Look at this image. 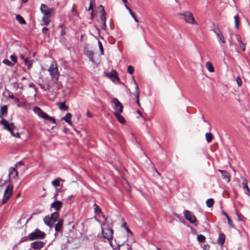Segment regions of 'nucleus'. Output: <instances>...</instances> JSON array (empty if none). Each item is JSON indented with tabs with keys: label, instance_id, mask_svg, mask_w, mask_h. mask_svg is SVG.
<instances>
[{
	"label": "nucleus",
	"instance_id": "nucleus-49",
	"mask_svg": "<svg viewBox=\"0 0 250 250\" xmlns=\"http://www.w3.org/2000/svg\"><path fill=\"white\" fill-rule=\"evenodd\" d=\"M210 248V246L208 244H206L203 247L204 250H209Z\"/></svg>",
	"mask_w": 250,
	"mask_h": 250
},
{
	"label": "nucleus",
	"instance_id": "nucleus-27",
	"mask_svg": "<svg viewBox=\"0 0 250 250\" xmlns=\"http://www.w3.org/2000/svg\"><path fill=\"white\" fill-rule=\"evenodd\" d=\"M114 115L121 123L124 124L125 123V118L120 115V113L114 112Z\"/></svg>",
	"mask_w": 250,
	"mask_h": 250
},
{
	"label": "nucleus",
	"instance_id": "nucleus-16",
	"mask_svg": "<svg viewBox=\"0 0 250 250\" xmlns=\"http://www.w3.org/2000/svg\"><path fill=\"white\" fill-rule=\"evenodd\" d=\"M225 239L226 236L224 233H219V237L217 239V243L220 245L223 246L225 243Z\"/></svg>",
	"mask_w": 250,
	"mask_h": 250
},
{
	"label": "nucleus",
	"instance_id": "nucleus-51",
	"mask_svg": "<svg viewBox=\"0 0 250 250\" xmlns=\"http://www.w3.org/2000/svg\"><path fill=\"white\" fill-rule=\"evenodd\" d=\"M126 245L128 246L127 250H132L131 246H130V244L129 243H126Z\"/></svg>",
	"mask_w": 250,
	"mask_h": 250
},
{
	"label": "nucleus",
	"instance_id": "nucleus-8",
	"mask_svg": "<svg viewBox=\"0 0 250 250\" xmlns=\"http://www.w3.org/2000/svg\"><path fill=\"white\" fill-rule=\"evenodd\" d=\"M126 236L127 237V243L130 244V246H132V244L135 242V239L133 233L129 229V228L126 226Z\"/></svg>",
	"mask_w": 250,
	"mask_h": 250
},
{
	"label": "nucleus",
	"instance_id": "nucleus-5",
	"mask_svg": "<svg viewBox=\"0 0 250 250\" xmlns=\"http://www.w3.org/2000/svg\"><path fill=\"white\" fill-rule=\"evenodd\" d=\"M13 185L12 184H8L4 192V195L2 201V204H5L10 198L11 196L12 195L13 192Z\"/></svg>",
	"mask_w": 250,
	"mask_h": 250
},
{
	"label": "nucleus",
	"instance_id": "nucleus-20",
	"mask_svg": "<svg viewBox=\"0 0 250 250\" xmlns=\"http://www.w3.org/2000/svg\"><path fill=\"white\" fill-rule=\"evenodd\" d=\"M132 79H133V80L134 81V83H135V84L136 85V91L134 93V95L136 97V101H137V104L140 105V102H139V87H138V85L137 84L135 80H134V77H132Z\"/></svg>",
	"mask_w": 250,
	"mask_h": 250
},
{
	"label": "nucleus",
	"instance_id": "nucleus-24",
	"mask_svg": "<svg viewBox=\"0 0 250 250\" xmlns=\"http://www.w3.org/2000/svg\"><path fill=\"white\" fill-rule=\"evenodd\" d=\"M50 217L51 218V221L53 225L58 220L59 217V213L58 212H55L51 214Z\"/></svg>",
	"mask_w": 250,
	"mask_h": 250
},
{
	"label": "nucleus",
	"instance_id": "nucleus-19",
	"mask_svg": "<svg viewBox=\"0 0 250 250\" xmlns=\"http://www.w3.org/2000/svg\"><path fill=\"white\" fill-rule=\"evenodd\" d=\"M72 115L70 113H67L66 115L62 118V120L65 121L69 125H71L72 122L71 121Z\"/></svg>",
	"mask_w": 250,
	"mask_h": 250
},
{
	"label": "nucleus",
	"instance_id": "nucleus-47",
	"mask_svg": "<svg viewBox=\"0 0 250 250\" xmlns=\"http://www.w3.org/2000/svg\"><path fill=\"white\" fill-rule=\"evenodd\" d=\"M243 189L245 191V193L248 196H250V189L249 187L247 186V188H243Z\"/></svg>",
	"mask_w": 250,
	"mask_h": 250
},
{
	"label": "nucleus",
	"instance_id": "nucleus-31",
	"mask_svg": "<svg viewBox=\"0 0 250 250\" xmlns=\"http://www.w3.org/2000/svg\"><path fill=\"white\" fill-rule=\"evenodd\" d=\"M85 54L88 57L90 60L93 62L94 52L91 50H87L85 52Z\"/></svg>",
	"mask_w": 250,
	"mask_h": 250
},
{
	"label": "nucleus",
	"instance_id": "nucleus-22",
	"mask_svg": "<svg viewBox=\"0 0 250 250\" xmlns=\"http://www.w3.org/2000/svg\"><path fill=\"white\" fill-rule=\"evenodd\" d=\"M223 214L226 216L228 220V224L229 225V227H232L233 228H235V226L233 224L232 220H231L228 214L224 211H223Z\"/></svg>",
	"mask_w": 250,
	"mask_h": 250
},
{
	"label": "nucleus",
	"instance_id": "nucleus-48",
	"mask_svg": "<svg viewBox=\"0 0 250 250\" xmlns=\"http://www.w3.org/2000/svg\"><path fill=\"white\" fill-rule=\"evenodd\" d=\"M10 59L13 61L14 62H16L17 61V57L14 55H12L10 56Z\"/></svg>",
	"mask_w": 250,
	"mask_h": 250
},
{
	"label": "nucleus",
	"instance_id": "nucleus-37",
	"mask_svg": "<svg viewBox=\"0 0 250 250\" xmlns=\"http://www.w3.org/2000/svg\"><path fill=\"white\" fill-rule=\"evenodd\" d=\"M51 16H44L42 18V21L45 25H48L50 22L49 18Z\"/></svg>",
	"mask_w": 250,
	"mask_h": 250
},
{
	"label": "nucleus",
	"instance_id": "nucleus-43",
	"mask_svg": "<svg viewBox=\"0 0 250 250\" xmlns=\"http://www.w3.org/2000/svg\"><path fill=\"white\" fill-rule=\"evenodd\" d=\"M93 207L96 213H99L101 212V208L96 204H94Z\"/></svg>",
	"mask_w": 250,
	"mask_h": 250
},
{
	"label": "nucleus",
	"instance_id": "nucleus-3",
	"mask_svg": "<svg viewBox=\"0 0 250 250\" xmlns=\"http://www.w3.org/2000/svg\"><path fill=\"white\" fill-rule=\"evenodd\" d=\"M34 112L38 114V115L44 119L48 120L55 125H56V122L55 119L52 117L48 116L46 113L44 112L41 108L38 106H36L33 109Z\"/></svg>",
	"mask_w": 250,
	"mask_h": 250
},
{
	"label": "nucleus",
	"instance_id": "nucleus-64",
	"mask_svg": "<svg viewBox=\"0 0 250 250\" xmlns=\"http://www.w3.org/2000/svg\"><path fill=\"white\" fill-rule=\"evenodd\" d=\"M157 250H162L161 249H160V248H158Z\"/></svg>",
	"mask_w": 250,
	"mask_h": 250
},
{
	"label": "nucleus",
	"instance_id": "nucleus-61",
	"mask_svg": "<svg viewBox=\"0 0 250 250\" xmlns=\"http://www.w3.org/2000/svg\"><path fill=\"white\" fill-rule=\"evenodd\" d=\"M83 35H82L81 36V40H83Z\"/></svg>",
	"mask_w": 250,
	"mask_h": 250
},
{
	"label": "nucleus",
	"instance_id": "nucleus-56",
	"mask_svg": "<svg viewBox=\"0 0 250 250\" xmlns=\"http://www.w3.org/2000/svg\"><path fill=\"white\" fill-rule=\"evenodd\" d=\"M40 87L42 89H44L45 90V87L42 84H40Z\"/></svg>",
	"mask_w": 250,
	"mask_h": 250
},
{
	"label": "nucleus",
	"instance_id": "nucleus-55",
	"mask_svg": "<svg viewBox=\"0 0 250 250\" xmlns=\"http://www.w3.org/2000/svg\"><path fill=\"white\" fill-rule=\"evenodd\" d=\"M29 87H35V85L33 83H30L29 84Z\"/></svg>",
	"mask_w": 250,
	"mask_h": 250
},
{
	"label": "nucleus",
	"instance_id": "nucleus-25",
	"mask_svg": "<svg viewBox=\"0 0 250 250\" xmlns=\"http://www.w3.org/2000/svg\"><path fill=\"white\" fill-rule=\"evenodd\" d=\"M43 220H44V223L46 225L49 226L50 227H52L53 226V224L52 222L51 218L50 217L46 216L44 218Z\"/></svg>",
	"mask_w": 250,
	"mask_h": 250
},
{
	"label": "nucleus",
	"instance_id": "nucleus-36",
	"mask_svg": "<svg viewBox=\"0 0 250 250\" xmlns=\"http://www.w3.org/2000/svg\"><path fill=\"white\" fill-rule=\"evenodd\" d=\"M16 19L21 24H24L26 23L24 19L20 15H17L16 16Z\"/></svg>",
	"mask_w": 250,
	"mask_h": 250
},
{
	"label": "nucleus",
	"instance_id": "nucleus-29",
	"mask_svg": "<svg viewBox=\"0 0 250 250\" xmlns=\"http://www.w3.org/2000/svg\"><path fill=\"white\" fill-rule=\"evenodd\" d=\"M206 66L208 71L210 72H212L214 71V67L210 62H208L206 63Z\"/></svg>",
	"mask_w": 250,
	"mask_h": 250
},
{
	"label": "nucleus",
	"instance_id": "nucleus-63",
	"mask_svg": "<svg viewBox=\"0 0 250 250\" xmlns=\"http://www.w3.org/2000/svg\"><path fill=\"white\" fill-rule=\"evenodd\" d=\"M237 216H238L239 218H240V214H237Z\"/></svg>",
	"mask_w": 250,
	"mask_h": 250
},
{
	"label": "nucleus",
	"instance_id": "nucleus-9",
	"mask_svg": "<svg viewBox=\"0 0 250 250\" xmlns=\"http://www.w3.org/2000/svg\"><path fill=\"white\" fill-rule=\"evenodd\" d=\"M214 28L213 29V32L217 36V38L219 39V42H221L223 43H225V41L222 34L221 31L220 30L219 27L218 26H215L214 24H213Z\"/></svg>",
	"mask_w": 250,
	"mask_h": 250
},
{
	"label": "nucleus",
	"instance_id": "nucleus-50",
	"mask_svg": "<svg viewBox=\"0 0 250 250\" xmlns=\"http://www.w3.org/2000/svg\"><path fill=\"white\" fill-rule=\"evenodd\" d=\"M86 115L87 117L91 118L93 117V114L92 113H91L89 110H88L86 112Z\"/></svg>",
	"mask_w": 250,
	"mask_h": 250
},
{
	"label": "nucleus",
	"instance_id": "nucleus-38",
	"mask_svg": "<svg viewBox=\"0 0 250 250\" xmlns=\"http://www.w3.org/2000/svg\"><path fill=\"white\" fill-rule=\"evenodd\" d=\"M206 237L204 235L202 234H199L197 236V240L200 243H204L205 242Z\"/></svg>",
	"mask_w": 250,
	"mask_h": 250
},
{
	"label": "nucleus",
	"instance_id": "nucleus-18",
	"mask_svg": "<svg viewBox=\"0 0 250 250\" xmlns=\"http://www.w3.org/2000/svg\"><path fill=\"white\" fill-rule=\"evenodd\" d=\"M18 171L14 168H10L9 169V176L10 178H15L18 176Z\"/></svg>",
	"mask_w": 250,
	"mask_h": 250
},
{
	"label": "nucleus",
	"instance_id": "nucleus-59",
	"mask_svg": "<svg viewBox=\"0 0 250 250\" xmlns=\"http://www.w3.org/2000/svg\"><path fill=\"white\" fill-rule=\"evenodd\" d=\"M126 92H130L129 89H128V88H126Z\"/></svg>",
	"mask_w": 250,
	"mask_h": 250
},
{
	"label": "nucleus",
	"instance_id": "nucleus-39",
	"mask_svg": "<svg viewBox=\"0 0 250 250\" xmlns=\"http://www.w3.org/2000/svg\"><path fill=\"white\" fill-rule=\"evenodd\" d=\"M241 178L242 180V185H243V188H247V186H248V181H247V179L244 177H241Z\"/></svg>",
	"mask_w": 250,
	"mask_h": 250
},
{
	"label": "nucleus",
	"instance_id": "nucleus-2",
	"mask_svg": "<svg viewBox=\"0 0 250 250\" xmlns=\"http://www.w3.org/2000/svg\"><path fill=\"white\" fill-rule=\"evenodd\" d=\"M0 123L3 126V128L9 131L13 136L18 138L20 137V134L19 133L15 134L13 132V130L15 128V126L13 123H10L8 121L3 118H2Z\"/></svg>",
	"mask_w": 250,
	"mask_h": 250
},
{
	"label": "nucleus",
	"instance_id": "nucleus-62",
	"mask_svg": "<svg viewBox=\"0 0 250 250\" xmlns=\"http://www.w3.org/2000/svg\"><path fill=\"white\" fill-rule=\"evenodd\" d=\"M20 196V193H19V194L17 195V197H19Z\"/></svg>",
	"mask_w": 250,
	"mask_h": 250
},
{
	"label": "nucleus",
	"instance_id": "nucleus-26",
	"mask_svg": "<svg viewBox=\"0 0 250 250\" xmlns=\"http://www.w3.org/2000/svg\"><path fill=\"white\" fill-rule=\"evenodd\" d=\"M126 9L129 11V14H130L131 17L133 18L134 21L138 23L139 21H138V19L137 18V17H136L135 14L133 13V12L132 11V10L130 9V8L129 7H128L126 4Z\"/></svg>",
	"mask_w": 250,
	"mask_h": 250
},
{
	"label": "nucleus",
	"instance_id": "nucleus-6",
	"mask_svg": "<svg viewBox=\"0 0 250 250\" xmlns=\"http://www.w3.org/2000/svg\"><path fill=\"white\" fill-rule=\"evenodd\" d=\"M112 106L114 109L115 112H122L124 107L123 105L117 99H113Z\"/></svg>",
	"mask_w": 250,
	"mask_h": 250
},
{
	"label": "nucleus",
	"instance_id": "nucleus-42",
	"mask_svg": "<svg viewBox=\"0 0 250 250\" xmlns=\"http://www.w3.org/2000/svg\"><path fill=\"white\" fill-rule=\"evenodd\" d=\"M2 62L4 64H6V65H7L8 66H12V65H14L13 63H12L11 62H10L9 60H7V59L3 60L2 61Z\"/></svg>",
	"mask_w": 250,
	"mask_h": 250
},
{
	"label": "nucleus",
	"instance_id": "nucleus-7",
	"mask_svg": "<svg viewBox=\"0 0 250 250\" xmlns=\"http://www.w3.org/2000/svg\"><path fill=\"white\" fill-rule=\"evenodd\" d=\"M183 16L185 21L190 24H196V22L193 16V14L189 11L186 12L185 13L181 14Z\"/></svg>",
	"mask_w": 250,
	"mask_h": 250
},
{
	"label": "nucleus",
	"instance_id": "nucleus-53",
	"mask_svg": "<svg viewBox=\"0 0 250 250\" xmlns=\"http://www.w3.org/2000/svg\"><path fill=\"white\" fill-rule=\"evenodd\" d=\"M20 58L21 60H22L23 61V62H24V60H26L27 58H25L24 56L22 54H21L20 55Z\"/></svg>",
	"mask_w": 250,
	"mask_h": 250
},
{
	"label": "nucleus",
	"instance_id": "nucleus-44",
	"mask_svg": "<svg viewBox=\"0 0 250 250\" xmlns=\"http://www.w3.org/2000/svg\"><path fill=\"white\" fill-rule=\"evenodd\" d=\"M236 82L237 84L238 85V86H241L242 83V80L240 76H238L236 78Z\"/></svg>",
	"mask_w": 250,
	"mask_h": 250
},
{
	"label": "nucleus",
	"instance_id": "nucleus-57",
	"mask_svg": "<svg viewBox=\"0 0 250 250\" xmlns=\"http://www.w3.org/2000/svg\"><path fill=\"white\" fill-rule=\"evenodd\" d=\"M105 27H106V25H105V26H104V22H103V26H102V28H103V29H105Z\"/></svg>",
	"mask_w": 250,
	"mask_h": 250
},
{
	"label": "nucleus",
	"instance_id": "nucleus-10",
	"mask_svg": "<svg viewBox=\"0 0 250 250\" xmlns=\"http://www.w3.org/2000/svg\"><path fill=\"white\" fill-rule=\"evenodd\" d=\"M103 236L104 238L110 240L112 239L113 237V230L112 229L106 228L103 229Z\"/></svg>",
	"mask_w": 250,
	"mask_h": 250
},
{
	"label": "nucleus",
	"instance_id": "nucleus-17",
	"mask_svg": "<svg viewBox=\"0 0 250 250\" xmlns=\"http://www.w3.org/2000/svg\"><path fill=\"white\" fill-rule=\"evenodd\" d=\"M62 205V202H61L60 201H56L51 204V207L52 208H54L56 210H59L61 208Z\"/></svg>",
	"mask_w": 250,
	"mask_h": 250
},
{
	"label": "nucleus",
	"instance_id": "nucleus-41",
	"mask_svg": "<svg viewBox=\"0 0 250 250\" xmlns=\"http://www.w3.org/2000/svg\"><path fill=\"white\" fill-rule=\"evenodd\" d=\"M134 71V67L131 65H129L127 67V72L130 74H132Z\"/></svg>",
	"mask_w": 250,
	"mask_h": 250
},
{
	"label": "nucleus",
	"instance_id": "nucleus-46",
	"mask_svg": "<svg viewBox=\"0 0 250 250\" xmlns=\"http://www.w3.org/2000/svg\"><path fill=\"white\" fill-rule=\"evenodd\" d=\"M98 45H99V47L101 54H104V48H103V46L102 45V42L100 41H98Z\"/></svg>",
	"mask_w": 250,
	"mask_h": 250
},
{
	"label": "nucleus",
	"instance_id": "nucleus-30",
	"mask_svg": "<svg viewBox=\"0 0 250 250\" xmlns=\"http://www.w3.org/2000/svg\"><path fill=\"white\" fill-rule=\"evenodd\" d=\"M214 203V199L213 198L208 199L206 202V205L208 208H211L213 206Z\"/></svg>",
	"mask_w": 250,
	"mask_h": 250
},
{
	"label": "nucleus",
	"instance_id": "nucleus-34",
	"mask_svg": "<svg viewBox=\"0 0 250 250\" xmlns=\"http://www.w3.org/2000/svg\"><path fill=\"white\" fill-rule=\"evenodd\" d=\"M24 64L27 66L28 69H30L32 66L33 62L31 60H29L28 59L24 60Z\"/></svg>",
	"mask_w": 250,
	"mask_h": 250
},
{
	"label": "nucleus",
	"instance_id": "nucleus-45",
	"mask_svg": "<svg viewBox=\"0 0 250 250\" xmlns=\"http://www.w3.org/2000/svg\"><path fill=\"white\" fill-rule=\"evenodd\" d=\"M101 6L102 7V9H103V11L104 12V13L102 14V16H101V20L102 21L104 22V25H105V17L104 16V7L102 5H101Z\"/></svg>",
	"mask_w": 250,
	"mask_h": 250
},
{
	"label": "nucleus",
	"instance_id": "nucleus-35",
	"mask_svg": "<svg viewBox=\"0 0 250 250\" xmlns=\"http://www.w3.org/2000/svg\"><path fill=\"white\" fill-rule=\"evenodd\" d=\"M234 22H235V27L236 29H238L239 28V18L238 15H235L234 17Z\"/></svg>",
	"mask_w": 250,
	"mask_h": 250
},
{
	"label": "nucleus",
	"instance_id": "nucleus-32",
	"mask_svg": "<svg viewBox=\"0 0 250 250\" xmlns=\"http://www.w3.org/2000/svg\"><path fill=\"white\" fill-rule=\"evenodd\" d=\"M206 139L208 143H210L213 139V135L211 133H206Z\"/></svg>",
	"mask_w": 250,
	"mask_h": 250
},
{
	"label": "nucleus",
	"instance_id": "nucleus-28",
	"mask_svg": "<svg viewBox=\"0 0 250 250\" xmlns=\"http://www.w3.org/2000/svg\"><path fill=\"white\" fill-rule=\"evenodd\" d=\"M7 112V106L3 105L0 109V118H3V116Z\"/></svg>",
	"mask_w": 250,
	"mask_h": 250
},
{
	"label": "nucleus",
	"instance_id": "nucleus-33",
	"mask_svg": "<svg viewBox=\"0 0 250 250\" xmlns=\"http://www.w3.org/2000/svg\"><path fill=\"white\" fill-rule=\"evenodd\" d=\"M60 109L62 110L66 111L68 109V107L65 105L64 102H62L59 104Z\"/></svg>",
	"mask_w": 250,
	"mask_h": 250
},
{
	"label": "nucleus",
	"instance_id": "nucleus-15",
	"mask_svg": "<svg viewBox=\"0 0 250 250\" xmlns=\"http://www.w3.org/2000/svg\"><path fill=\"white\" fill-rule=\"evenodd\" d=\"M44 243L42 241H36L31 243V247L34 249L40 250L43 247Z\"/></svg>",
	"mask_w": 250,
	"mask_h": 250
},
{
	"label": "nucleus",
	"instance_id": "nucleus-54",
	"mask_svg": "<svg viewBox=\"0 0 250 250\" xmlns=\"http://www.w3.org/2000/svg\"><path fill=\"white\" fill-rule=\"evenodd\" d=\"M9 97L10 99H14L15 98L14 96L12 94L11 95H9Z\"/></svg>",
	"mask_w": 250,
	"mask_h": 250
},
{
	"label": "nucleus",
	"instance_id": "nucleus-58",
	"mask_svg": "<svg viewBox=\"0 0 250 250\" xmlns=\"http://www.w3.org/2000/svg\"><path fill=\"white\" fill-rule=\"evenodd\" d=\"M137 113H138L140 115H142V113L140 110H138Z\"/></svg>",
	"mask_w": 250,
	"mask_h": 250
},
{
	"label": "nucleus",
	"instance_id": "nucleus-14",
	"mask_svg": "<svg viewBox=\"0 0 250 250\" xmlns=\"http://www.w3.org/2000/svg\"><path fill=\"white\" fill-rule=\"evenodd\" d=\"M219 171L221 173L223 179L226 180L227 182L229 183L230 181V175L229 173L224 170L219 169Z\"/></svg>",
	"mask_w": 250,
	"mask_h": 250
},
{
	"label": "nucleus",
	"instance_id": "nucleus-4",
	"mask_svg": "<svg viewBox=\"0 0 250 250\" xmlns=\"http://www.w3.org/2000/svg\"><path fill=\"white\" fill-rule=\"evenodd\" d=\"M45 233L41 231L38 229H36L34 231L30 233L28 235V238L30 240L35 239H41L45 237Z\"/></svg>",
	"mask_w": 250,
	"mask_h": 250
},
{
	"label": "nucleus",
	"instance_id": "nucleus-40",
	"mask_svg": "<svg viewBox=\"0 0 250 250\" xmlns=\"http://www.w3.org/2000/svg\"><path fill=\"white\" fill-rule=\"evenodd\" d=\"M60 179H56L52 182V184L55 187H59L60 186Z\"/></svg>",
	"mask_w": 250,
	"mask_h": 250
},
{
	"label": "nucleus",
	"instance_id": "nucleus-12",
	"mask_svg": "<svg viewBox=\"0 0 250 250\" xmlns=\"http://www.w3.org/2000/svg\"><path fill=\"white\" fill-rule=\"evenodd\" d=\"M41 10L44 16H51L53 9L48 8L46 5L42 4L41 6Z\"/></svg>",
	"mask_w": 250,
	"mask_h": 250
},
{
	"label": "nucleus",
	"instance_id": "nucleus-11",
	"mask_svg": "<svg viewBox=\"0 0 250 250\" xmlns=\"http://www.w3.org/2000/svg\"><path fill=\"white\" fill-rule=\"evenodd\" d=\"M184 215L185 218L189 221L190 223L192 224L195 223L196 218L190 211L188 210H185L184 212Z\"/></svg>",
	"mask_w": 250,
	"mask_h": 250
},
{
	"label": "nucleus",
	"instance_id": "nucleus-13",
	"mask_svg": "<svg viewBox=\"0 0 250 250\" xmlns=\"http://www.w3.org/2000/svg\"><path fill=\"white\" fill-rule=\"evenodd\" d=\"M105 76L114 82L116 81H119L117 73L115 70H112L110 72L105 73Z\"/></svg>",
	"mask_w": 250,
	"mask_h": 250
},
{
	"label": "nucleus",
	"instance_id": "nucleus-1",
	"mask_svg": "<svg viewBox=\"0 0 250 250\" xmlns=\"http://www.w3.org/2000/svg\"><path fill=\"white\" fill-rule=\"evenodd\" d=\"M51 79L54 83H56L58 81L59 73L58 72L57 64L56 62H53L48 69Z\"/></svg>",
	"mask_w": 250,
	"mask_h": 250
},
{
	"label": "nucleus",
	"instance_id": "nucleus-23",
	"mask_svg": "<svg viewBox=\"0 0 250 250\" xmlns=\"http://www.w3.org/2000/svg\"><path fill=\"white\" fill-rule=\"evenodd\" d=\"M62 224L63 221L62 220H59L58 221L57 223L55 226V229L57 232H59L61 230Z\"/></svg>",
	"mask_w": 250,
	"mask_h": 250
},
{
	"label": "nucleus",
	"instance_id": "nucleus-52",
	"mask_svg": "<svg viewBox=\"0 0 250 250\" xmlns=\"http://www.w3.org/2000/svg\"><path fill=\"white\" fill-rule=\"evenodd\" d=\"M48 29L46 27H43L42 29V31L43 33H45L47 31H48Z\"/></svg>",
	"mask_w": 250,
	"mask_h": 250
},
{
	"label": "nucleus",
	"instance_id": "nucleus-60",
	"mask_svg": "<svg viewBox=\"0 0 250 250\" xmlns=\"http://www.w3.org/2000/svg\"><path fill=\"white\" fill-rule=\"evenodd\" d=\"M122 226L123 227H125V222H124V223H123L122 224Z\"/></svg>",
	"mask_w": 250,
	"mask_h": 250
},
{
	"label": "nucleus",
	"instance_id": "nucleus-21",
	"mask_svg": "<svg viewBox=\"0 0 250 250\" xmlns=\"http://www.w3.org/2000/svg\"><path fill=\"white\" fill-rule=\"evenodd\" d=\"M236 39L237 41L238 42L240 47L242 48L243 51H245L246 50V44L244 43L241 40V38L239 35L237 34Z\"/></svg>",
	"mask_w": 250,
	"mask_h": 250
}]
</instances>
